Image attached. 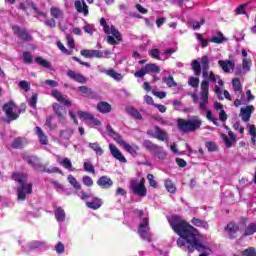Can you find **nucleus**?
Returning <instances> with one entry per match:
<instances>
[{"label":"nucleus","instance_id":"obj_1","mask_svg":"<svg viewBox=\"0 0 256 256\" xmlns=\"http://www.w3.org/2000/svg\"><path fill=\"white\" fill-rule=\"evenodd\" d=\"M168 223L174 233L179 235V239L177 240L178 247H185L187 245L188 253H193L195 250L205 251V246L199 242L197 235L189 230V223L183 220L181 216L174 214L168 217Z\"/></svg>","mask_w":256,"mask_h":256},{"label":"nucleus","instance_id":"obj_2","mask_svg":"<svg viewBox=\"0 0 256 256\" xmlns=\"http://www.w3.org/2000/svg\"><path fill=\"white\" fill-rule=\"evenodd\" d=\"M203 77V81L200 85V92L191 93V99L195 105H199L200 111H207V105H209V83H217L219 75H215L213 71Z\"/></svg>","mask_w":256,"mask_h":256},{"label":"nucleus","instance_id":"obj_3","mask_svg":"<svg viewBox=\"0 0 256 256\" xmlns=\"http://www.w3.org/2000/svg\"><path fill=\"white\" fill-rule=\"evenodd\" d=\"M28 177L29 176L26 173L14 172L12 174V179L19 183L17 189L19 201H25V199H27V195H31V193H33V184L27 183Z\"/></svg>","mask_w":256,"mask_h":256},{"label":"nucleus","instance_id":"obj_4","mask_svg":"<svg viewBox=\"0 0 256 256\" xmlns=\"http://www.w3.org/2000/svg\"><path fill=\"white\" fill-rule=\"evenodd\" d=\"M23 161L28 163L34 169V171H41V173H59V175H63V171L59 169V167L46 168L45 165L41 164L39 158L33 155H22Z\"/></svg>","mask_w":256,"mask_h":256},{"label":"nucleus","instance_id":"obj_5","mask_svg":"<svg viewBox=\"0 0 256 256\" xmlns=\"http://www.w3.org/2000/svg\"><path fill=\"white\" fill-rule=\"evenodd\" d=\"M106 131H107L109 137L114 139V141H116V143H118V145L123 147V149L125 151H127L130 155H132V157L137 156V151H139V146H137L136 144H129V143L125 142V140H123V137H121V135H119V133H117L115 130H113V127L111 126V124H108L106 126Z\"/></svg>","mask_w":256,"mask_h":256},{"label":"nucleus","instance_id":"obj_6","mask_svg":"<svg viewBox=\"0 0 256 256\" xmlns=\"http://www.w3.org/2000/svg\"><path fill=\"white\" fill-rule=\"evenodd\" d=\"M136 215L140 217V224L138 226V235L143 241L151 243V227H149V217L145 216L143 210H136Z\"/></svg>","mask_w":256,"mask_h":256},{"label":"nucleus","instance_id":"obj_7","mask_svg":"<svg viewBox=\"0 0 256 256\" xmlns=\"http://www.w3.org/2000/svg\"><path fill=\"white\" fill-rule=\"evenodd\" d=\"M178 129L182 131V133H193L198 129H201V125H203V121L197 117H193L189 120L178 119L177 121Z\"/></svg>","mask_w":256,"mask_h":256},{"label":"nucleus","instance_id":"obj_8","mask_svg":"<svg viewBox=\"0 0 256 256\" xmlns=\"http://www.w3.org/2000/svg\"><path fill=\"white\" fill-rule=\"evenodd\" d=\"M78 197L82 199V201H86V206L88 209H93L97 211V209H101V205H103V201L101 198L95 197L92 193H87L83 190L77 192Z\"/></svg>","mask_w":256,"mask_h":256},{"label":"nucleus","instance_id":"obj_9","mask_svg":"<svg viewBox=\"0 0 256 256\" xmlns=\"http://www.w3.org/2000/svg\"><path fill=\"white\" fill-rule=\"evenodd\" d=\"M3 111L6 113L7 117L4 119L5 123H11V121L19 119V116L21 115V109H19L13 102L4 104Z\"/></svg>","mask_w":256,"mask_h":256},{"label":"nucleus","instance_id":"obj_10","mask_svg":"<svg viewBox=\"0 0 256 256\" xmlns=\"http://www.w3.org/2000/svg\"><path fill=\"white\" fill-rule=\"evenodd\" d=\"M47 249H49L47 242L39 240L30 241L22 246V251L27 253V255H31V251L43 253V251H47Z\"/></svg>","mask_w":256,"mask_h":256},{"label":"nucleus","instance_id":"obj_11","mask_svg":"<svg viewBox=\"0 0 256 256\" xmlns=\"http://www.w3.org/2000/svg\"><path fill=\"white\" fill-rule=\"evenodd\" d=\"M143 147L158 159L163 160L167 158V152L163 150V147L153 143L151 140H144Z\"/></svg>","mask_w":256,"mask_h":256},{"label":"nucleus","instance_id":"obj_12","mask_svg":"<svg viewBox=\"0 0 256 256\" xmlns=\"http://www.w3.org/2000/svg\"><path fill=\"white\" fill-rule=\"evenodd\" d=\"M130 189L133 195H136L137 197H147V187H145L144 179L141 181L132 180L130 182Z\"/></svg>","mask_w":256,"mask_h":256},{"label":"nucleus","instance_id":"obj_13","mask_svg":"<svg viewBox=\"0 0 256 256\" xmlns=\"http://www.w3.org/2000/svg\"><path fill=\"white\" fill-rule=\"evenodd\" d=\"M146 133L149 137L158 139V141H165L166 143L169 141V134L159 126L148 129Z\"/></svg>","mask_w":256,"mask_h":256},{"label":"nucleus","instance_id":"obj_14","mask_svg":"<svg viewBox=\"0 0 256 256\" xmlns=\"http://www.w3.org/2000/svg\"><path fill=\"white\" fill-rule=\"evenodd\" d=\"M77 116L82 121H85V123H89V125H92L93 127H99L101 126V121L95 117H93V114L85 112V111H78Z\"/></svg>","mask_w":256,"mask_h":256},{"label":"nucleus","instance_id":"obj_15","mask_svg":"<svg viewBox=\"0 0 256 256\" xmlns=\"http://www.w3.org/2000/svg\"><path fill=\"white\" fill-rule=\"evenodd\" d=\"M19 8L22 11H27V9H33L34 13H36V15H39L40 17H47V14L41 10H39V8H37V6L35 5V3L33 2V0H24L23 2L20 3Z\"/></svg>","mask_w":256,"mask_h":256},{"label":"nucleus","instance_id":"obj_16","mask_svg":"<svg viewBox=\"0 0 256 256\" xmlns=\"http://www.w3.org/2000/svg\"><path fill=\"white\" fill-rule=\"evenodd\" d=\"M73 128H66L60 131V137L58 139L59 145H63V147H69V140L73 137Z\"/></svg>","mask_w":256,"mask_h":256},{"label":"nucleus","instance_id":"obj_17","mask_svg":"<svg viewBox=\"0 0 256 256\" xmlns=\"http://www.w3.org/2000/svg\"><path fill=\"white\" fill-rule=\"evenodd\" d=\"M12 31L14 35H16L21 41L29 42L32 39L31 34H29L26 28H21L17 25H14L12 26Z\"/></svg>","mask_w":256,"mask_h":256},{"label":"nucleus","instance_id":"obj_18","mask_svg":"<svg viewBox=\"0 0 256 256\" xmlns=\"http://www.w3.org/2000/svg\"><path fill=\"white\" fill-rule=\"evenodd\" d=\"M228 239H237V235H239V224L235 222H230L224 229Z\"/></svg>","mask_w":256,"mask_h":256},{"label":"nucleus","instance_id":"obj_19","mask_svg":"<svg viewBox=\"0 0 256 256\" xmlns=\"http://www.w3.org/2000/svg\"><path fill=\"white\" fill-rule=\"evenodd\" d=\"M80 54L82 57H85V59H102L103 57L102 51L93 49H82Z\"/></svg>","mask_w":256,"mask_h":256},{"label":"nucleus","instance_id":"obj_20","mask_svg":"<svg viewBox=\"0 0 256 256\" xmlns=\"http://www.w3.org/2000/svg\"><path fill=\"white\" fill-rule=\"evenodd\" d=\"M255 111V106L249 105L246 107H242L240 109V117L244 123H247L251 119V115H253Z\"/></svg>","mask_w":256,"mask_h":256},{"label":"nucleus","instance_id":"obj_21","mask_svg":"<svg viewBox=\"0 0 256 256\" xmlns=\"http://www.w3.org/2000/svg\"><path fill=\"white\" fill-rule=\"evenodd\" d=\"M67 77L76 83H80L81 85H85V83H87V78L83 74L77 73L73 70L67 71Z\"/></svg>","mask_w":256,"mask_h":256},{"label":"nucleus","instance_id":"obj_22","mask_svg":"<svg viewBox=\"0 0 256 256\" xmlns=\"http://www.w3.org/2000/svg\"><path fill=\"white\" fill-rule=\"evenodd\" d=\"M109 149L114 159H117L120 163H127V158L123 156V153L120 152L119 148L115 146V144H110Z\"/></svg>","mask_w":256,"mask_h":256},{"label":"nucleus","instance_id":"obj_23","mask_svg":"<svg viewBox=\"0 0 256 256\" xmlns=\"http://www.w3.org/2000/svg\"><path fill=\"white\" fill-rule=\"evenodd\" d=\"M74 7L77 11V13H82L84 17H87L89 15V6H87V3H85V0H76L74 2Z\"/></svg>","mask_w":256,"mask_h":256},{"label":"nucleus","instance_id":"obj_24","mask_svg":"<svg viewBox=\"0 0 256 256\" xmlns=\"http://www.w3.org/2000/svg\"><path fill=\"white\" fill-rule=\"evenodd\" d=\"M51 95L52 97H54V99L58 100V102L64 105L65 107H71V101L63 97V94H61L59 90H52Z\"/></svg>","mask_w":256,"mask_h":256},{"label":"nucleus","instance_id":"obj_25","mask_svg":"<svg viewBox=\"0 0 256 256\" xmlns=\"http://www.w3.org/2000/svg\"><path fill=\"white\" fill-rule=\"evenodd\" d=\"M97 185L101 187V189H110V187H113V180L108 176H102L97 180Z\"/></svg>","mask_w":256,"mask_h":256},{"label":"nucleus","instance_id":"obj_26","mask_svg":"<svg viewBox=\"0 0 256 256\" xmlns=\"http://www.w3.org/2000/svg\"><path fill=\"white\" fill-rule=\"evenodd\" d=\"M218 65H220L224 73H231V70L235 69V63L231 60H219Z\"/></svg>","mask_w":256,"mask_h":256},{"label":"nucleus","instance_id":"obj_27","mask_svg":"<svg viewBox=\"0 0 256 256\" xmlns=\"http://www.w3.org/2000/svg\"><path fill=\"white\" fill-rule=\"evenodd\" d=\"M57 163L64 167L67 171L74 172L77 171V169L73 168V162H71V159L69 158H57Z\"/></svg>","mask_w":256,"mask_h":256},{"label":"nucleus","instance_id":"obj_28","mask_svg":"<svg viewBox=\"0 0 256 256\" xmlns=\"http://www.w3.org/2000/svg\"><path fill=\"white\" fill-rule=\"evenodd\" d=\"M53 111L57 115L59 123H62V125H65V123H67V120L65 119V116L62 113L63 107L60 106V104L55 103L53 105Z\"/></svg>","mask_w":256,"mask_h":256},{"label":"nucleus","instance_id":"obj_29","mask_svg":"<svg viewBox=\"0 0 256 256\" xmlns=\"http://www.w3.org/2000/svg\"><path fill=\"white\" fill-rule=\"evenodd\" d=\"M228 136L230 137H227V135L225 134H222V139L226 145V147L230 148V147H233V143H235V134H233V131L229 130L228 131Z\"/></svg>","mask_w":256,"mask_h":256},{"label":"nucleus","instance_id":"obj_30","mask_svg":"<svg viewBox=\"0 0 256 256\" xmlns=\"http://www.w3.org/2000/svg\"><path fill=\"white\" fill-rule=\"evenodd\" d=\"M55 219L59 223H65V218L67 215L65 214V210L62 207H58L54 211Z\"/></svg>","mask_w":256,"mask_h":256},{"label":"nucleus","instance_id":"obj_31","mask_svg":"<svg viewBox=\"0 0 256 256\" xmlns=\"http://www.w3.org/2000/svg\"><path fill=\"white\" fill-rule=\"evenodd\" d=\"M200 67L202 68V77H206L209 72V57L207 55L201 58Z\"/></svg>","mask_w":256,"mask_h":256},{"label":"nucleus","instance_id":"obj_32","mask_svg":"<svg viewBox=\"0 0 256 256\" xmlns=\"http://www.w3.org/2000/svg\"><path fill=\"white\" fill-rule=\"evenodd\" d=\"M192 225H194V227H200L201 229H209V223L205 220H201L197 217H193L191 220Z\"/></svg>","mask_w":256,"mask_h":256},{"label":"nucleus","instance_id":"obj_33","mask_svg":"<svg viewBox=\"0 0 256 256\" xmlns=\"http://www.w3.org/2000/svg\"><path fill=\"white\" fill-rule=\"evenodd\" d=\"M50 15L54 19H63L65 17V14L63 13V10L59 7H51L50 8Z\"/></svg>","mask_w":256,"mask_h":256},{"label":"nucleus","instance_id":"obj_34","mask_svg":"<svg viewBox=\"0 0 256 256\" xmlns=\"http://www.w3.org/2000/svg\"><path fill=\"white\" fill-rule=\"evenodd\" d=\"M164 187L168 191V193H171L172 195H175V193H177V187L169 178L164 181Z\"/></svg>","mask_w":256,"mask_h":256},{"label":"nucleus","instance_id":"obj_35","mask_svg":"<svg viewBox=\"0 0 256 256\" xmlns=\"http://www.w3.org/2000/svg\"><path fill=\"white\" fill-rule=\"evenodd\" d=\"M108 77H111L114 81H117V83H121L123 81V74L115 71V69L110 68L108 71Z\"/></svg>","mask_w":256,"mask_h":256},{"label":"nucleus","instance_id":"obj_36","mask_svg":"<svg viewBox=\"0 0 256 256\" xmlns=\"http://www.w3.org/2000/svg\"><path fill=\"white\" fill-rule=\"evenodd\" d=\"M35 131H36V135L38 136L41 145H47V143H48L47 135H45V133H43V130L41 129V127L36 126Z\"/></svg>","mask_w":256,"mask_h":256},{"label":"nucleus","instance_id":"obj_37","mask_svg":"<svg viewBox=\"0 0 256 256\" xmlns=\"http://www.w3.org/2000/svg\"><path fill=\"white\" fill-rule=\"evenodd\" d=\"M35 63H37V65H40V67H43L44 69H53L51 67V62L45 60L43 57L38 56L34 59Z\"/></svg>","mask_w":256,"mask_h":256},{"label":"nucleus","instance_id":"obj_38","mask_svg":"<svg viewBox=\"0 0 256 256\" xmlns=\"http://www.w3.org/2000/svg\"><path fill=\"white\" fill-rule=\"evenodd\" d=\"M126 113H128V115H131L133 119H137L138 121H141V119H143L141 113L138 112L137 109H135L134 107L126 108Z\"/></svg>","mask_w":256,"mask_h":256},{"label":"nucleus","instance_id":"obj_39","mask_svg":"<svg viewBox=\"0 0 256 256\" xmlns=\"http://www.w3.org/2000/svg\"><path fill=\"white\" fill-rule=\"evenodd\" d=\"M97 109L100 113H111V106L107 102H99L97 104Z\"/></svg>","mask_w":256,"mask_h":256},{"label":"nucleus","instance_id":"obj_40","mask_svg":"<svg viewBox=\"0 0 256 256\" xmlns=\"http://www.w3.org/2000/svg\"><path fill=\"white\" fill-rule=\"evenodd\" d=\"M256 233V223H250L244 229V237H249L251 235H255Z\"/></svg>","mask_w":256,"mask_h":256},{"label":"nucleus","instance_id":"obj_41","mask_svg":"<svg viewBox=\"0 0 256 256\" xmlns=\"http://www.w3.org/2000/svg\"><path fill=\"white\" fill-rule=\"evenodd\" d=\"M22 60L25 65H33V55L29 51H24L22 54Z\"/></svg>","mask_w":256,"mask_h":256},{"label":"nucleus","instance_id":"obj_42","mask_svg":"<svg viewBox=\"0 0 256 256\" xmlns=\"http://www.w3.org/2000/svg\"><path fill=\"white\" fill-rule=\"evenodd\" d=\"M232 89L235 93H243V88L241 87V80H239V78H234L232 80Z\"/></svg>","mask_w":256,"mask_h":256},{"label":"nucleus","instance_id":"obj_43","mask_svg":"<svg viewBox=\"0 0 256 256\" xmlns=\"http://www.w3.org/2000/svg\"><path fill=\"white\" fill-rule=\"evenodd\" d=\"M162 82L165 83V85H167V87H177V82H175V79H173V76L169 75V76H164L162 78Z\"/></svg>","mask_w":256,"mask_h":256},{"label":"nucleus","instance_id":"obj_44","mask_svg":"<svg viewBox=\"0 0 256 256\" xmlns=\"http://www.w3.org/2000/svg\"><path fill=\"white\" fill-rule=\"evenodd\" d=\"M82 29L85 33H87L90 36H93V33L97 31V29L95 28V24H89L88 22H85V25Z\"/></svg>","mask_w":256,"mask_h":256},{"label":"nucleus","instance_id":"obj_45","mask_svg":"<svg viewBox=\"0 0 256 256\" xmlns=\"http://www.w3.org/2000/svg\"><path fill=\"white\" fill-rule=\"evenodd\" d=\"M146 69V73H159L161 71V68H159V66H157V64H146L145 66Z\"/></svg>","mask_w":256,"mask_h":256},{"label":"nucleus","instance_id":"obj_46","mask_svg":"<svg viewBox=\"0 0 256 256\" xmlns=\"http://www.w3.org/2000/svg\"><path fill=\"white\" fill-rule=\"evenodd\" d=\"M68 183L76 189V191H81V184L77 181V179L73 175H68Z\"/></svg>","mask_w":256,"mask_h":256},{"label":"nucleus","instance_id":"obj_47","mask_svg":"<svg viewBox=\"0 0 256 256\" xmlns=\"http://www.w3.org/2000/svg\"><path fill=\"white\" fill-rule=\"evenodd\" d=\"M149 55H150V57H152V59H157L158 61H163V56L161 54V51L157 48L151 49L149 51Z\"/></svg>","mask_w":256,"mask_h":256},{"label":"nucleus","instance_id":"obj_48","mask_svg":"<svg viewBox=\"0 0 256 256\" xmlns=\"http://www.w3.org/2000/svg\"><path fill=\"white\" fill-rule=\"evenodd\" d=\"M83 167L86 173H92L93 175H95V166H93L91 160H86L83 164Z\"/></svg>","mask_w":256,"mask_h":256},{"label":"nucleus","instance_id":"obj_49","mask_svg":"<svg viewBox=\"0 0 256 256\" xmlns=\"http://www.w3.org/2000/svg\"><path fill=\"white\" fill-rule=\"evenodd\" d=\"M211 43H218L221 44L225 41H227V38H225V36H223V33L218 32L216 36L211 38Z\"/></svg>","mask_w":256,"mask_h":256},{"label":"nucleus","instance_id":"obj_50","mask_svg":"<svg viewBox=\"0 0 256 256\" xmlns=\"http://www.w3.org/2000/svg\"><path fill=\"white\" fill-rule=\"evenodd\" d=\"M251 59L249 58H244L243 62H242V69L244 73H249V71H251Z\"/></svg>","mask_w":256,"mask_h":256},{"label":"nucleus","instance_id":"obj_51","mask_svg":"<svg viewBox=\"0 0 256 256\" xmlns=\"http://www.w3.org/2000/svg\"><path fill=\"white\" fill-rule=\"evenodd\" d=\"M192 69L194 71V75H201V63L197 60L192 61Z\"/></svg>","mask_w":256,"mask_h":256},{"label":"nucleus","instance_id":"obj_52","mask_svg":"<svg viewBox=\"0 0 256 256\" xmlns=\"http://www.w3.org/2000/svg\"><path fill=\"white\" fill-rule=\"evenodd\" d=\"M89 147L90 149H93L96 153V155H103V148H101V146L99 145V143L95 142V143H89Z\"/></svg>","mask_w":256,"mask_h":256},{"label":"nucleus","instance_id":"obj_53","mask_svg":"<svg viewBox=\"0 0 256 256\" xmlns=\"http://www.w3.org/2000/svg\"><path fill=\"white\" fill-rule=\"evenodd\" d=\"M205 147L209 151V153H213L215 151H219V146L215 142L208 141L205 143Z\"/></svg>","mask_w":256,"mask_h":256},{"label":"nucleus","instance_id":"obj_54","mask_svg":"<svg viewBox=\"0 0 256 256\" xmlns=\"http://www.w3.org/2000/svg\"><path fill=\"white\" fill-rule=\"evenodd\" d=\"M111 35H113V37H115V39H117V41H123V36L121 35V32H119V30H117V28H115V26H111Z\"/></svg>","mask_w":256,"mask_h":256},{"label":"nucleus","instance_id":"obj_55","mask_svg":"<svg viewBox=\"0 0 256 256\" xmlns=\"http://www.w3.org/2000/svg\"><path fill=\"white\" fill-rule=\"evenodd\" d=\"M195 35H196L198 43H200L201 47L203 49H205V47H207V45H209V41L205 40L204 37L199 33H195Z\"/></svg>","mask_w":256,"mask_h":256},{"label":"nucleus","instance_id":"obj_56","mask_svg":"<svg viewBox=\"0 0 256 256\" xmlns=\"http://www.w3.org/2000/svg\"><path fill=\"white\" fill-rule=\"evenodd\" d=\"M13 149H23V140L21 137L15 138L12 142Z\"/></svg>","mask_w":256,"mask_h":256},{"label":"nucleus","instance_id":"obj_57","mask_svg":"<svg viewBox=\"0 0 256 256\" xmlns=\"http://www.w3.org/2000/svg\"><path fill=\"white\" fill-rule=\"evenodd\" d=\"M173 53H175L174 48H169V49L165 50L162 53V61H166V59H169L171 57V55H173Z\"/></svg>","mask_w":256,"mask_h":256},{"label":"nucleus","instance_id":"obj_58","mask_svg":"<svg viewBox=\"0 0 256 256\" xmlns=\"http://www.w3.org/2000/svg\"><path fill=\"white\" fill-rule=\"evenodd\" d=\"M78 91L82 93V95H85V97H89L92 93L91 89L87 86H79Z\"/></svg>","mask_w":256,"mask_h":256},{"label":"nucleus","instance_id":"obj_59","mask_svg":"<svg viewBox=\"0 0 256 256\" xmlns=\"http://www.w3.org/2000/svg\"><path fill=\"white\" fill-rule=\"evenodd\" d=\"M28 104L32 109L37 108V93H34L30 99H28Z\"/></svg>","mask_w":256,"mask_h":256},{"label":"nucleus","instance_id":"obj_60","mask_svg":"<svg viewBox=\"0 0 256 256\" xmlns=\"http://www.w3.org/2000/svg\"><path fill=\"white\" fill-rule=\"evenodd\" d=\"M55 251L58 255H63L65 253V245L62 242H58L55 246Z\"/></svg>","mask_w":256,"mask_h":256},{"label":"nucleus","instance_id":"obj_61","mask_svg":"<svg viewBox=\"0 0 256 256\" xmlns=\"http://www.w3.org/2000/svg\"><path fill=\"white\" fill-rule=\"evenodd\" d=\"M18 87H20V89H23V91H30L31 90V86L29 85V82L22 80L19 82Z\"/></svg>","mask_w":256,"mask_h":256},{"label":"nucleus","instance_id":"obj_62","mask_svg":"<svg viewBox=\"0 0 256 256\" xmlns=\"http://www.w3.org/2000/svg\"><path fill=\"white\" fill-rule=\"evenodd\" d=\"M82 182L86 187H93V178L90 176H83Z\"/></svg>","mask_w":256,"mask_h":256},{"label":"nucleus","instance_id":"obj_63","mask_svg":"<svg viewBox=\"0 0 256 256\" xmlns=\"http://www.w3.org/2000/svg\"><path fill=\"white\" fill-rule=\"evenodd\" d=\"M67 45L70 49H75V39L71 36V34L66 35Z\"/></svg>","mask_w":256,"mask_h":256},{"label":"nucleus","instance_id":"obj_64","mask_svg":"<svg viewBox=\"0 0 256 256\" xmlns=\"http://www.w3.org/2000/svg\"><path fill=\"white\" fill-rule=\"evenodd\" d=\"M245 256H256L255 248H248L244 251Z\"/></svg>","mask_w":256,"mask_h":256}]
</instances>
